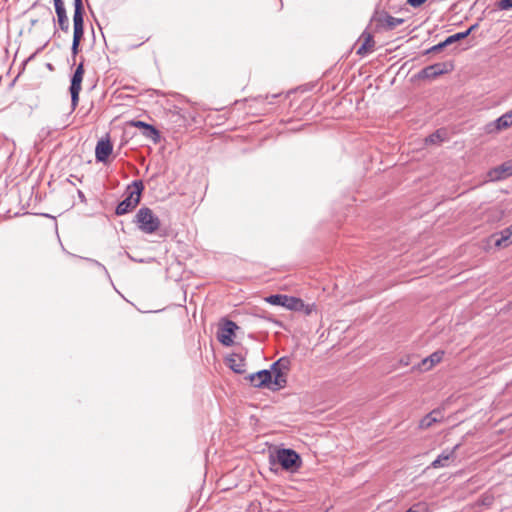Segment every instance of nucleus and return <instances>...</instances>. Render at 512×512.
<instances>
[{"instance_id": "obj_1", "label": "nucleus", "mask_w": 512, "mask_h": 512, "mask_svg": "<svg viewBox=\"0 0 512 512\" xmlns=\"http://www.w3.org/2000/svg\"><path fill=\"white\" fill-rule=\"evenodd\" d=\"M74 13H73V41L71 53L73 59L79 53L81 40L84 36V6L82 0H74Z\"/></svg>"}, {"instance_id": "obj_2", "label": "nucleus", "mask_w": 512, "mask_h": 512, "mask_svg": "<svg viewBox=\"0 0 512 512\" xmlns=\"http://www.w3.org/2000/svg\"><path fill=\"white\" fill-rule=\"evenodd\" d=\"M144 185L141 180H135L127 188V196L117 205L115 214L124 215L136 208L140 203Z\"/></svg>"}, {"instance_id": "obj_3", "label": "nucleus", "mask_w": 512, "mask_h": 512, "mask_svg": "<svg viewBox=\"0 0 512 512\" xmlns=\"http://www.w3.org/2000/svg\"><path fill=\"white\" fill-rule=\"evenodd\" d=\"M273 465H279L282 470L289 473L297 472L302 466L300 455L293 449L282 448L277 450Z\"/></svg>"}, {"instance_id": "obj_4", "label": "nucleus", "mask_w": 512, "mask_h": 512, "mask_svg": "<svg viewBox=\"0 0 512 512\" xmlns=\"http://www.w3.org/2000/svg\"><path fill=\"white\" fill-rule=\"evenodd\" d=\"M134 223L145 234H153L160 228L161 222L158 216L148 207H141L135 217Z\"/></svg>"}, {"instance_id": "obj_5", "label": "nucleus", "mask_w": 512, "mask_h": 512, "mask_svg": "<svg viewBox=\"0 0 512 512\" xmlns=\"http://www.w3.org/2000/svg\"><path fill=\"white\" fill-rule=\"evenodd\" d=\"M265 300L271 305L282 306L291 311H304L307 315L311 313V308L306 305L301 298L283 294H273L266 297Z\"/></svg>"}, {"instance_id": "obj_6", "label": "nucleus", "mask_w": 512, "mask_h": 512, "mask_svg": "<svg viewBox=\"0 0 512 512\" xmlns=\"http://www.w3.org/2000/svg\"><path fill=\"white\" fill-rule=\"evenodd\" d=\"M291 366V361L288 357H281L271 365L269 371L272 372L273 390L283 389L287 385V372Z\"/></svg>"}, {"instance_id": "obj_7", "label": "nucleus", "mask_w": 512, "mask_h": 512, "mask_svg": "<svg viewBox=\"0 0 512 512\" xmlns=\"http://www.w3.org/2000/svg\"><path fill=\"white\" fill-rule=\"evenodd\" d=\"M372 22H375V30L376 31H391L395 29L398 25L404 23L403 18H396L391 16L386 11H376L371 18Z\"/></svg>"}, {"instance_id": "obj_8", "label": "nucleus", "mask_w": 512, "mask_h": 512, "mask_svg": "<svg viewBox=\"0 0 512 512\" xmlns=\"http://www.w3.org/2000/svg\"><path fill=\"white\" fill-rule=\"evenodd\" d=\"M84 76V63L81 61L79 65L76 67L72 77L70 84V94H71V105L72 108L75 109L79 102V94L81 91V84Z\"/></svg>"}, {"instance_id": "obj_9", "label": "nucleus", "mask_w": 512, "mask_h": 512, "mask_svg": "<svg viewBox=\"0 0 512 512\" xmlns=\"http://www.w3.org/2000/svg\"><path fill=\"white\" fill-rule=\"evenodd\" d=\"M237 329L238 326L235 322L231 320H225L217 332L218 341L224 346H231L234 343L233 337Z\"/></svg>"}, {"instance_id": "obj_10", "label": "nucleus", "mask_w": 512, "mask_h": 512, "mask_svg": "<svg viewBox=\"0 0 512 512\" xmlns=\"http://www.w3.org/2000/svg\"><path fill=\"white\" fill-rule=\"evenodd\" d=\"M250 383L256 388L267 387L273 390L272 372L269 370H260L247 377Z\"/></svg>"}, {"instance_id": "obj_11", "label": "nucleus", "mask_w": 512, "mask_h": 512, "mask_svg": "<svg viewBox=\"0 0 512 512\" xmlns=\"http://www.w3.org/2000/svg\"><path fill=\"white\" fill-rule=\"evenodd\" d=\"M446 72L447 69L445 63H435L420 70L419 73L417 74V77L419 79L432 80Z\"/></svg>"}, {"instance_id": "obj_12", "label": "nucleus", "mask_w": 512, "mask_h": 512, "mask_svg": "<svg viewBox=\"0 0 512 512\" xmlns=\"http://www.w3.org/2000/svg\"><path fill=\"white\" fill-rule=\"evenodd\" d=\"M512 126V110L506 112L495 121L486 125V131L492 133L495 131H501Z\"/></svg>"}, {"instance_id": "obj_13", "label": "nucleus", "mask_w": 512, "mask_h": 512, "mask_svg": "<svg viewBox=\"0 0 512 512\" xmlns=\"http://www.w3.org/2000/svg\"><path fill=\"white\" fill-rule=\"evenodd\" d=\"M488 175L492 181H498L512 176V159L491 169Z\"/></svg>"}, {"instance_id": "obj_14", "label": "nucleus", "mask_w": 512, "mask_h": 512, "mask_svg": "<svg viewBox=\"0 0 512 512\" xmlns=\"http://www.w3.org/2000/svg\"><path fill=\"white\" fill-rule=\"evenodd\" d=\"M460 447V444H456L451 450H444L433 462L432 467H446L456 459L455 452Z\"/></svg>"}, {"instance_id": "obj_15", "label": "nucleus", "mask_w": 512, "mask_h": 512, "mask_svg": "<svg viewBox=\"0 0 512 512\" xmlns=\"http://www.w3.org/2000/svg\"><path fill=\"white\" fill-rule=\"evenodd\" d=\"M113 151L111 142L101 139L95 148V157L97 162H105Z\"/></svg>"}, {"instance_id": "obj_16", "label": "nucleus", "mask_w": 512, "mask_h": 512, "mask_svg": "<svg viewBox=\"0 0 512 512\" xmlns=\"http://www.w3.org/2000/svg\"><path fill=\"white\" fill-rule=\"evenodd\" d=\"M132 125L142 129V134L154 143H158L160 141V133L154 126L143 121H134L132 122Z\"/></svg>"}, {"instance_id": "obj_17", "label": "nucleus", "mask_w": 512, "mask_h": 512, "mask_svg": "<svg viewBox=\"0 0 512 512\" xmlns=\"http://www.w3.org/2000/svg\"><path fill=\"white\" fill-rule=\"evenodd\" d=\"M495 239L496 247H507L512 243V224L500 231L497 234L493 235Z\"/></svg>"}, {"instance_id": "obj_18", "label": "nucleus", "mask_w": 512, "mask_h": 512, "mask_svg": "<svg viewBox=\"0 0 512 512\" xmlns=\"http://www.w3.org/2000/svg\"><path fill=\"white\" fill-rule=\"evenodd\" d=\"M227 364H228L229 368L237 374H243L246 371L245 360L239 354L234 353L230 357H228Z\"/></svg>"}, {"instance_id": "obj_19", "label": "nucleus", "mask_w": 512, "mask_h": 512, "mask_svg": "<svg viewBox=\"0 0 512 512\" xmlns=\"http://www.w3.org/2000/svg\"><path fill=\"white\" fill-rule=\"evenodd\" d=\"M55 12L57 15V21H58L60 29L63 32H68L70 24H69V19L67 16L65 6L57 5V7H55Z\"/></svg>"}, {"instance_id": "obj_20", "label": "nucleus", "mask_w": 512, "mask_h": 512, "mask_svg": "<svg viewBox=\"0 0 512 512\" xmlns=\"http://www.w3.org/2000/svg\"><path fill=\"white\" fill-rule=\"evenodd\" d=\"M362 37H364V41L362 45L357 49V54L360 56H364L373 51L374 48V39L373 36L369 33H363Z\"/></svg>"}, {"instance_id": "obj_21", "label": "nucleus", "mask_w": 512, "mask_h": 512, "mask_svg": "<svg viewBox=\"0 0 512 512\" xmlns=\"http://www.w3.org/2000/svg\"><path fill=\"white\" fill-rule=\"evenodd\" d=\"M440 414L441 413L439 410L431 411L429 414H427L420 420L419 427L421 429H427V428H430L434 423L440 422L441 421V418H439Z\"/></svg>"}, {"instance_id": "obj_22", "label": "nucleus", "mask_w": 512, "mask_h": 512, "mask_svg": "<svg viewBox=\"0 0 512 512\" xmlns=\"http://www.w3.org/2000/svg\"><path fill=\"white\" fill-rule=\"evenodd\" d=\"M443 355H444L443 351H436V352L432 353L430 356H428L422 360L421 368L423 370L431 369L434 365L441 362Z\"/></svg>"}, {"instance_id": "obj_23", "label": "nucleus", "mask_w": 512, "mask_h": 512, "mask_svg": "<svg viewBox=\"0 0 512 512\" xmlns=\"http://www.w3.org/2000/svg\"><path fill=\"white\" fill-rule=\"evenodd\" d=\"M477 26H478L477 24H474V25L470 26L464 32H458L456 34H453V35L447 37L445 39L446 44H448V46H450V45H452V44H454V43H456V42H458L460 40H463V39L467 38L471 34V32L474 31L477 28Z\"/></svg>"}, {"instance_id": "obj_24", "label": "nucleus", "mask_w": 512, "mask_h": 512, "mask_svg": "<svg viewBox=\"0 0 512 512\" xmlns=\"http://www.w3.org/2000/svg\"><path fill=\"white\" fill-rule=\"evenodd\" d=\"M443 141V137H442V134L439 130H437L436 132L430 134L426 139H425V142L427 144H439Z\"/></svg>"}, {"instance_id": "obj_25", "label": "nucleus", "mask_w": 512, "mask_h": 512, "mask_svg": "<svg viewBox=\"0 0 512 512\" xmlns=\"http://www.w3.org/2000/svg\"><path fill=\"white\" fill-rule=\"evenodd\" d=\"M447 46H448V44H446V41L444 40L443 42H440L437 45H434L431 48H429L428 50H426L425 54L437 53Z\"/></svg>"}, {"instance_id": "obj_26", "label": "nucleus", "mask_w": 512, "mask_h": 512, "mask_svg": "<svg viewBox=\"0 0 512 512\" xmlns=\"http://www.w3.org/2000/svg\"><path fill=\"white\" fill-rule=\"evenodd\" d=\"M498 7L501 10H509L512 8V0H500Z\"/></svg>"}, {"instance_id": "obj_27", "label": "nucleus", "mask_w": 512, "mask_h": 512, "mask_svg": "<svg viewBox=\"0 0 512 512\" xmlns=\"http://www.w3.org/2000/svg\"><path fill=\"white\" fill-rule=\"evenodd\" d=\"M245 512H262L259 503L253 502L251 503Z\"/></svg>"}, {"instance_id": "obj_28", "label": "nucleus", "mask_w": 512, "mask_h": 512, "mask_svg": "<svg viewBox=\"0 0 512 512\" xmlns=\"http://www.w3.org/2000/svg\"><path fill=\"white\" fill-rule=\"evenodd\" d=\"M427 0H407V3L411 5L412 7H419L423 3H425Z\"/></svg>"}, {"instance_id": "obj_29", "label": "nucleus", "mask_w": 512, "mask_h": 512, "mask_svg": "<svg viewBox=\"0 0 512 512\" xmlns=\"http://www.w3.org/2000/svg\"><path fill=\"white\" fill-rule=\"evenodd\" d=\"M77 194H78V197H79V199H80V201L82 203H86L87 202L86 197H85L84 193L81 190H78Z\"/></svg>"}, {"instance_id": "obj_30", "label": "nucleus", "mask_w": 512, "mask_h": 512, "mask_svg": "<svg viewBox=\"0 0 512 512\" xmlns=\"http://www.w3.org/2000/svg\"><path fill=\"white\" fill-rule=\"evenodd\" d=\"M54 1V6L57 7V5H60V6H64V1L63 0H53Z\"/></svg>"}, {"instance_id": "obj_31", "label": "nucleus", "mask_w": 512, "mask_h": 512, "mask_svg": "<svg viewBox=\"0 0 512 512\" xmlns=\"http://www.w3.org/2000/svg\"><path fill=\"white\" fill-rule=\"evenodd\" d=\"M36 23H37V20H32V21H31V24H32V25H35Z\"/></svg>"}, {"instance_id": "obj_32", "label": "nucleus", "mask_w": 512, "mask_h": 512, "mask_svg": "<svg viewBox=\"0 0 512 512\" xmlns=\"http://www.w3.org/2000/svg\"><path fill=\"white\" fill-rule=\"evenodd\" d=\"M228 489H229L228 487L227 488L226 487L225 488H221L222 491H225V490H228Z\"/></svg>"}]
</instances>
